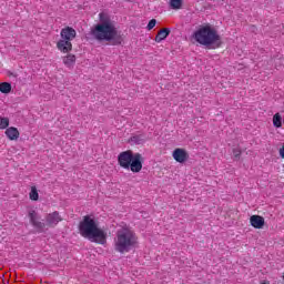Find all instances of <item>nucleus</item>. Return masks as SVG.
Masks as SVG:
<instances>
[{
    "mask_svg": "<svg viewBox=\"0 0 284 284\" xmlns=\"http://www.w3.org/2000/svg\"><path fill=\"white\" fill-rule=\"evenodd\" d=\"M29 219L31 225H33V227L38 230V232H43L45 230V226L57 227L59 223L63 221V217H61V214H59L58 211L47 214L44 219L45 223L39 221V216H37V211L34 210L29 212Z\"/></svg>",
    "mask_w": 284,
    "mask_h": 284,
    "instance_id": "nucleus-6",
    "label": "nucleus"
},
{
    "mask_svg": "<svg viewBox=\"0 0 284 284\" xmlns=\"http://www.w3.org/2000/svg\"><path fill=\"white\" fill-rule=\"evenodd\" d=\"M168 37H170V29L164 28L158 32V34L155 37V42L161 43V41H165V39H168Z\"/></svg>",
    "mask_w": 284,
    "mask_h": 284,
    "instance_id": "nucleus-10",
    "label": "nucleus"
},
{
    "mask_svg": "<svg viewBox=\"0 0 284 284\" xmlns=\"http://www.w3.org/2000/svg\"><path fill=\"white\" fill-rule=\"evenodd\" d=\"M156 26V19H152L148 23V30H152Z\"/></svg>",
    "mask_w": 284,
    "mask_h": 284,
    "instance_id": "nucleus-19",
    "label": "nucleus"
},
{
    "mask_svg": "<svg viewBox=\"0 0 284 284\" xmlns=\"http://www.w3.org/2000/svg\"><path fill=\"white\" fill-rule=\"evenodd\" d=\"M11 91L12 84H10L9 82L0 83V92H2V94H10Z\"/></svg>",
    "mask_w": 284,
    "mask_h": 284,
    "instance_id": "nucleus-15",
    "label": "nucleus"
},
{
    "mask_svg": "<svg viewBox=\"0 0 284 284\" xmlns=\"http://www.w3.org/2000/svg\"><path fill=\"white\" fill-rule=\"evenodd\" d=\"M193 39L200 43V45H205L206 48H221V36L216 29L212 28L210 24L200 27L193 33Z\"/></svg>",
    "mask_w": 284,
    "mask_h": 284,
    "instance_id": "nucleus-4",
    "label": "nucleus"
},
{
    "mask_svg": "<svg viewBox=\"0 0 284 284\" xmlns=\"http://www.w3.org/2000/svg\"><path fill=\"white\" fill-rule=\"evenodd\" d=\"M129 142H131L132 145H143V143H145V139L143 135H133L130 138Z\"/></svg>",
    "mask_w": 284,
    "mask_h": 284,
    "instance_id": "nucleus-13",
    "label": "nucleus"
},
{
    "mask_svg": "<svg viewBox=\"0 0 284 284\" xmlns=\"http://www.w3.org/2000/svg\"><path fill=\"white\" fill-rule=\"evenodd\" d=\"M250 223L255 230H263L265 226V217L261 215H252L250 217Z\"/></svg>",
    "mask_w": 284,
    "mask_h": 284,
    "instance_id": "nucleus-9",
    "label": "nucleus"
},
{
    "mask_svg": "<svg viewBox=\"0 0 284 284\" xmlns=\"http://www.w3.org/2000/svg\"><path fill=\"white\" fill-rule=\"evenodd\" d=\"M139 245V236L132 227L125 225L121 226L114 237V250L119 254H128L131 250H134Z\"/></svg>",
    "mask_w": 284,
    "mask_h": 284,
    "instance_id": "nucleus-3",
    "label": "nucleus"
},
{
    "mask_svg": "<svg viewBox=\"0 0 284 284\" xmlns=\"http://www.w3.org/2000/svg\"><path fill=\"white\" fill-rule=\"evenodd\" d=\"M100 23L91 29L90 34L95 41H112V45H121L123 37L116 30V26L108 13H99Z\"/></svg>",
    "mask_w": 284,
    "mask_h": 284,
    "instance_id": "nucleus-1",
    "label": "nucleus"
},
{
    "mask_svg": "<svg viewBox=\"0 0 284 284\" xmlns=\"http://www.w3.org/2000/svg\"><path fill=\"white\" fill-rule=\"evenodd\" d=\"M29 199L30 201H39V191L37 190V186H31Z\"/></svg>",
    "mask_w": 284,
    "mask_h": 284,
    "instance_id": "nucleus-17",
    "label": "nucleus"
},
{
    "mask_svg": "<svg viewBox=\"0 0 284 284\" xmlns=\"http://www.w3.org/2000/svg\"><path fill=\"white\" fill-rule=\"evenodd\" d=\"M118 163L124 170L139 173L143 170V155L141 153H133L132 151H123L118 155Z\"/></svg>",
    "mask_w": 284,
    "mask_h": 284,
    "instance_id": "nucleus-5",
    "label": "nucleus"
},
{
    "mask_svg": "<svg viewBox=\"0 0 284 284\" xmlns=\"http://www.w3.org/2000/svg\"><path fill=\"white\" fill-rule=\"evenodd\" d=\"M8 77H14V79H17V73H12L11 71H8Z\"/></svg>",
    "mask_w": 284,
    "mask_h": 284,
    "instance_id": "nucleus-21",
    "label": "nucleus"
},
{
    "mask_svg": "<svg viewBox=\"0 0 284 284\" xmlns=\"http://www.w3.org/2000/svg\"><path fill=\"white\" fill-rule=\"evenodd\" d=\"M241 153H242V152H241L240 149H234V150H233V155H234L235 159H240V158H241Z\"/></svg>",
    "mask_w": 284,
    "mask_h": 284,
    "instance_id": "nucleus-20",
    "label": "nucleus"
},
{
    "mask_svg": "<svg viewBox=\"0 0 284 284\" xmlns=\"http://www.w3.org/2000/svg\"><path fill=\"white\" fill-rule=\"evenodd\" d=\"M63 63L67 68H72L77 63V57L74 54H68L63 58Z\"/></svg>",
    "mask_w": 284,
    "mask_h": 284,
    "instance_id": "nucleus-12",
    "label": "nucleus"
},
{
    "mask_svg": "<svg viewBox=\"0 0 284 284\" xmlns=\"http://www.w3.org/2000/svg\"><path fill=\"white\" fill-rule=\"evenodd\" d=\"M10 125V119L8 118H0V130H6Z\"/></svg>",
    "mask_w": 284,
    "mask_h": 284,
    "instance_id": "nucleus-18",
    "label": "nucleus"
},
{
    "mask_svg": "<svg viewBox=\"0 0 284 284\" xmlns=\"http://www.w3.org/2000/svg\"><path fill=\"white\" fill-rule=\"evenodd\" d=\"M173 159L178 163H185V161L190 159V155L187 154V151H185V149H175L173 151Z\"/></svg>",
    "mask_w": 284,
    "mask_h": 284,
    "instance_id": "nucleus-8",
    "label": "nucleus"
},
{
    "mask_svg": "<svg viewBox=\"0 0 284 284\" xmlns=\"http://www.w3.org/2000/svg\"><path fill=\"white\" fill-rule=\"evenodd\" d=\"M273 125H274V128H281V125H283V118L281 116V113L274 114Z\"/></svg>",
    "mask_w": 284,
    "mask_h": 284,
    "instance_id": "nucleus-16",
    "label": "nucleus"
},
{
    "mask_svg": "<svg viewBox=\"0 0 284 284\" xmlns=\"http://www.w3.org/2000/svg\"><path fill=\"white\" fill-rule=\"evenodd\" d=\"M280 155L282 156V159H284V146L280 149Z\"/></svg>",
    "mask_w": 284,
    "mask_h": 284,
    "instance_id": "nucleus-22",
    "label": "nucleus"
},
{
    "mask_svg": "<svg viewBox=\"0 0 284 284\" xmlns=\"http://www.w3.org/2000/svg\"><path fill=\"white\" fill-rule=\"evenodd\" d=\"M261 284H270V282H262Z\"/></svg>",
    "mask_w": 284,
    "mask_h": 284,
    "instance_id": "nucleus-23",
    "label": "nucleus"
},
{
    "mask_svg": "<svg viewBox=\"0 0 284 284\" xmlns=\"http://www.w3.org/2000/svg\"><path fill=\"white\" fill-rule=\"evenodd\" d=\"M6 134L10 141H17V139H19V130L14 126L8 128Z\"/></svg>",
    "mask_w": 284,
    "mask_h": 284,
    "instance_id": "nucleus-11",
    "label": "nucleus"
},
{
    "mask_svg": "<svg viewBox=\"0 0 284 284\" xmlns=\"http://www.w3.org/2000/svg\"><path fill=\"white\" fill-rule=\"evenodd\" d=\"M169 6L171 10H181L183 8V0H170Z\"/></svg>",
    "mask_w": 284,
    "mask_h": 284,
    "instance_id": "nucleus-14",
    "label": "nucleus"
},
{
    "mask_svg": "<svg viewBox=\"0 0 284 284\" xmlns=\"http://www.w3.org/2000/svg\"><path fill=\"white\" fill-rule=\"evenodd\" d=\"M61 40L58 41L57 48L60 52H72V41L77 39V30L72 27H65L60 32Z\"/></svg>",
    "mask_w": 284,
    "mask_h": 284,
    "instance_id": "nucleus-7",
    "label": "nucleus"
},
{
    "mask_svg": "<svg viewBox=\"0 0 284 284\" xmlns=\"http://www.w3.org/2000/svg\"><path fill=\"white\" fill-rule=\"evenodd\" d=\"M79 232L83 239H88L98 245H105L108 243V233L99 227V224L90 215H85L79 224Z\"/></svg>",
    "mask_w": 284,
    "mask_h": 284,
    "instance_id": "nucleus-2",
    "label": "nucleus"
}]
</instances>
